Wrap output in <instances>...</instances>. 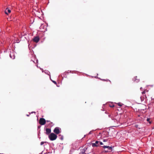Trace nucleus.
<instances>
[{
	"instance_id": "f257e3e1",
	"label": "nucleus",
	"mask_w": 154,
	"mask_h": 154,
	"mask_svg": "<svg viewBox=\"0 0 154 154\" xmlns=\"http://www.w3.org/2000/svg\"><path fill=\"white\" fill-rule=\"evenodd\" d=\"M57 137V135L53 133H51L49 136V138L51 140H55L56 139Z\"/></svg>"
},
{
	"instance_id": "f03ea898",
	"label": "nucleus",
	"mask_w": 154,
	"mask_h": 154,
	"mask_svg": "<svg viewBox=\"0 0 154 154\" xmlns=\"http://www.w3.org/2000/svg\"><path fill=\"white\" fill-rule=\"evenodd\" d=\"M39 123L41 125H44L46 123V120L44 119L41 118L39 119Z\"/></svg>"
},
{
	"instance_id": "7ed1b4c3",
	"label": "nucleus",
	"mask_w": 154,
	"mask_h": 154,
	"mask_svg": "<svg viewBox=\"0 0 154 154\" xmlns=\"http://www.w3.org/2000/svg\"><path fill=\"white\" fill-rule=\"evenodd\" d=\"M92 146L93 147H97L100 146L99 141H96L95 143H92Z\"/></svg>"
},
{
	"instance_id": "20e7f679",
	"label": "nucleus",
	"mask_w": 154,
	"mask_h": 154,
	"mask_svg": "<svg viewBox=\"0 0 154 154\" xmlns=\"http://www.w3.org/2000/svg\"><path fill=\"white\" fill-rule=\"evenodd\" d=\"M32 40L34 42L36 43L38 42L39 40V36H37L34 37L32 39Z\"/></svg>"
},
{
	"instance_id": "39448f33",
	"label": "nucleus",
	"mask_w": 154,
	"mask_h": 154,
	"mask_svg": "<svg viewBox=\"0 0 154 154\" xmlns=\"http://www.w3.org/2000/svg\"><path fill=\"white\" fill-rule=\"evenodd\" d=\"M54 132L55 134H58L60 132L59 128L57 127L55 128L54 130Z\"/></svg>"
},
{
	"instance_id": "423d86ee",
	"label": "nucleus",
	"mask_w": 154,
	"mask_h": 154,
	"mask_svg": "<svg viewBox=\"0 0 154 154\" xmlns=\"http://www.w3.org/2000/svg\"><path fill=\"white\" fill-rule=\"evenodd\" d=\"M5 12L6 14H8V13H11V11L10 9H8V8H7L5 11Z\"/></svg>"
},
{
	"instance_id": "0eeeda50",
	"label": "nucleus",
	"mask_w": 154,
	"mask_h": 154,
	"mask_svg": "<svg viewBox=\"0 0 154 154\" xmlns=\"http://www.w3.org/2000/svg\"><path fill=\"white\" fill-rule=\"evenodd\" d=\"M103 148L105 149L107 148L108 149V150H111L112 149V147L108 146H103Z\"/></svg>"
},
{
	"instance_id": "6e6552de",
	"label": "nucleus",
	"mask_w": 154,
	"mask_h": 154,
	"mask_svg": "<svg viewBox=\"0 0 154 154\" xmlns=\"http://www.w3.org/2000/svg\"><path fill=\"white\" fill-rule=\"evenodd\" d=\"M117 104L118 105V106H122L123 105L122 104V103H118Z\"/></svg>"
},
{
	"instance_id": "1a4fd4ad",
	"label": "nucleus",
	"mask_w": 154,
	"mask_h": 154,
	"mask_svg": "<svg viewBox=\"0 0 154 154\" xmlns=\"http://www.w3.org/2000/svg\"><path fill=\"white\" fill-rule=\"evenodd\" d=\"M46 134H47L48 135V128H47L46 129Z\"/></svg>"
},
{
	"instance_id": "9d476101",
	"label": "nucleus",
	"mask_w": 154,
	"mask_h": 154,
	"mask_svg": "<svg viewBox=\"0 0 154 154\" xmlns=\"http://www.w3.org/2000/svg\"><path fill=\"white\" fill-rule=\"evenodd\" d=\"M45 71H42V72H45V74H48V71H47V70H45Z\"/></svg>"
},
{
	"instance_id": "9b49d317",
	"label": "nucleus",
	"mask_w": 154,
	"mask_h": 154,
	"mask_svg": "<svg viewBox=\"0 0 154 154\" xmlns=\"http://www.w3.org/2000/svg\"><path fill=\"white\" fill-rule=\"evenodd\" d=\"M150 119L149 118H147V121H148V122H149V124H151V122H149V120H150Z\"/></svg>"
},
{
	"instance_id": "f8f14e48",
	"label": "nucleus",
	"mask_w": 154,
	"mask_h": 154,
	"mask_svg": "<svg viewBox=\"0 0 154 154\" xmlns=\"http://www.w3.org/2000/svg\"><path fill=\"white\" fill-rule=\"evenodd\" d=\"M103 141L104 142H106V141H108V140L107 139H103Z\"/></svg>"
},
{
	"instance_id": "ddd939ff",
	"label": "nucleus",
	"mask_w": 154,
	"mask_h": 154,
	"mask_svg": "<svg viewBox=\"0 0 154 154\" xmlns=\"http://www.w3.org/2000/svg\"><path fill=\"white\" fill-rule=\"evenodd\" d=\"M44 143H46V142H42L41 143V145H42L43 144H44Z\"/></svg>"
},
{
	"instance_id": "4468645a",
	"label": "nucleus",
	"mask_w": 154,
	"mask_h": 154,
	"mask_svg": "<svg viewBox=\"0 0 154 154\" xmlns=\"http://www.w3.org/2000/svg\"><path fill=\"white\" fill-rule=\"evenodd\" d=\"M55 84H57V82L56 81H52Z\"/></svg>"
},
{
	"instance_id": "2eb2a0df",
	"label": "nucleus",
	"mask_w": 154,
	"mask_h": 154,
	"mask_svg": "<svg viewBox=\"0 0 154 154\" xmlns=\"http://www.w3.org/2000/svg\"><path fill=\"white\" fill-rule=\"evenodd\" d=\"M99 144H100V145H103V144L102 142H100V141H99Z\"/></svg>"
},
{
	"instance_id": "dca6fc26",
	"label": "nucleus",
	"mask_w": 154,
	"mask_h": 154,
	"mask_svg": "<svg viewBox=\"0 0 154 154\" xmlns=\"http://www.w3.org/2000/svg\"><path fill=\"white\" fill-rule=\"evenodd\" d=\"M51 129L49 128V134L51 133Z\"/></svg>"
},
{
	"instance_id": "f3484780",
	"label": "nucleus",
	"mask_w": 154,
	"mask_h": 154,
	"mask_svg": "<svg viewBox=\"0 0 154 154\" xmlns=\"http://www.w3.org/2000/svg\"><path fill=\"white\" fill-rule=\"evenodd\" d=\"M145 93V91H143V92H142V94H144Z\"/></svg>"
},
{
	"instance_id": "a211bd4d",
	"label": "nucleus",
	"mask_w": 154,
	"mask_h": 154,
	"mask_svg": "<svg viewBox=\"0 0 154 154\" xmlns=\"http://www.w3.org/2000/svg\"><path fill=\"white\" fill-rule=\"evenodd\" d=\"M91 134V131H90L89 132V133L88 134Z\"/></svg>"
},
{
	"instance_id": "6ab92c4d",
	"label": "nucleus",
	"mask_w": 154,
	"mask_h": 154,
	"mask_svg": "<svg viewBox=\"0 0 154 154\" xmlns=\"http://www.w3.org/2000/svg\"><path fill=\"white\" fill-rule=\"evenodd\" d=\"M111 106V107H114V105H112V106Z\"/></svg>"
},
{
	"instance_id": "aec40b11",
	"label": "nucleus",
	"mask_w": 154,
	"mask_h": 154,
	"mask_svg": "<svg viewBox=\"0 0 154 154\" xmlns=\"http://www.w3.org/2000/svg\"><path fill=\"white\" fill-rule=\"evenodd\" d=\"M44 26L43 25H42L41 26V28H42Z\"/></svg>"
},
{
	"instance_id": "412c9836",
	"label": "nucleus",
	"mask_w": 154,
	"mask_h": 154,
	"mask_svg": "<svg viewBox=\"0 0 154 154\" xmlns=\"http://www.w3.org/2000/svg\"><path fill=\"white\" fill-rule=\"evenodd\" d=\"M45 30H46V31H47V29L46 28V26H45Z\"/></svg>"
},
{
	"instance_id": "4be33fe9",
	"label": "nucleus",
	"mask_w": 154,
	"mask_h": 154,
	"mask_svg": "<svg viewBox=\"0 0 154 154\" xmlns=\"http://www.w3.org/2000/svg\"><path fill=\"white\" fill-rule=\"evenodd\" d=\"M108 151V150H105V152H106Z\"/></svg>"
},
{
	"instance_id": "5701e85b",
	"label": "nucleus",
	"mask_w": 154,
	"mask_h": 154,
	"mask_svg": "<svg viewBox=\"0 0 154 154\" xmlns=\"http://www.w3.org/2000/svg\"><path fill=\"white\" fill-rule=\"evenodd\" d=\"M27 116H29V115H27Z\"/></svg>"
},
{
	"instance_id": "b1692460",
	"label": "nucleus",
	"mask_w": 154,
	"mask_h": 154,
	"mask_svg": "<svg viewBox=\"0 0 154 154\" xmlns=\"http://www.w3.org/2000/svg\"><path fill=\"white\" fill-rule=\"evenodd\" d=\"M12 49V50L13 51V49Z\"/></svg>"
}]
</instances>
